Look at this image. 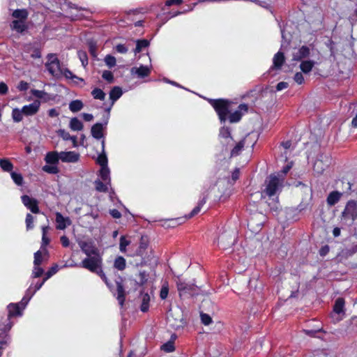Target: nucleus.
<instances>
[{
	"label": "nucleus",
	"mask_w": 357,
	"mask_h": 357,
	"mask_svg": "<svg viewBox=\"0 0 357 357\" xmlns=\"http://www.w3.org/2000/svg\"><path fill=\"white\" fill-rule=\"evenodd\" d=\"M115 49L117 52L121 54H126L128 52V48L123 44H118Z\"/></svg>",
	"instance_id": "774afa93"
},
{
	"label": "nucleus",
	"mask_w": 357,
	"mask_h": 357,
	"mask_svg": "<svg viewBox=\"0 0 357 357\" xmlns=\"http://www.w3.org/2000/svg\"><path fill=\"white\" fill-rule=\"evenodd\" d=\"M91 95L93 97V98L96 100H104L105 98V92L99 88H95L91 91Z\"/></svg>",
	"instance_id": "a19ab883"
},
{
	"label": "nucleus",
	"mask_w": 357,
	"mask_h": 357,
	"mask_svg": "<svg viewBox=\"0 0 357 357\" xmlns=\"http://www.w3.org/2000/svg\"><path fill=\"white\" fill-rule=\"evenodd\" d=\"M344 299L343 298H338L336 299L333 305V312H344Z\"/></svg>",
	"instance_id": "c9c22d12"
},
{
	"label": "nucleus",
	"mask_w": 357,
	"mask_h": 357,
	"mask_svg": "<svg viewBox=\"0 0 357 357\" xmlns=\"http://www.w3.org/2000/svg\"><path fill=\"white\" fill-rule=\"evenodd\" d=\"M59 159L60 154H59L56 151L48 152L45 158L46 163L50 165H57L59 163Z\"/></svg>",
	"instance_id": "b1692460"
},
{
	"label": "nucleus",
	"mask_w": 357,
	"mask_h": 357,
	"mask_svg": "<svg viewBox=\"0 0 357 357\" xmlns=\"http://www.w3.org/2000/svg\"><path fill=\"white\" fill-rule=\"evenodd\" d=\"M136 73L140 77H145L149 75L150 70L148 67L141 66L139 68L137 69Z\"/></svg>",
	"instance_id": "3c124183"
},
{
	"label": "nucleus",
	"mask_w": 357,
	"mask_h": 357,
	"mask_svg": "<svg viewBox=\"0 0 357 357\" xmlns=\"http://www.w3.org/2000/svg\"><path fill=\"white\" fill-rule=\"evenodd\" d=\"M69 127L73 131H79L83 129L84 125L77 117H73L70 119Z\"/></svg>",
	"instance_id": "7c9ffc66"
},
{
	"label": "nucleus",
	"mask_w": 357,
	"mask_h": 357,
	"mask_svg": "<svg viewBox=\"0 0 357 357\" xmlns=\"http://www.w3.org/2000/svg\"><path fill=\"white\" fill-rule=\"evenodd\" d=\"M61 75H63L67 79H77L81 82H84V79L75 75L72 73V71H70L68 68L62 69V72H61Z\"/></svg>",
	"instance_id": "c03bdc74"
},
{
	"label": "nucleus",
	"mask_w": 357,
	"mask_h": 357,
	"mask_svg": "<svg viewBox=\"0 0 357 357\" xmlns=\"http://www.w3.org/2000/svg\"><path fill=\"white\" fill-rule=\"evenodd\" d=\"M104 124L101 123H96L92 126L91 133L93 138L100 139L103 137Z\"/></svg>",
	"instance_id": "6ab92c4d"
},
{
	"label": "nucleus",
	"mask_w": 357,
	"mask_h": 357,
	"mask_svg": "<svg viewBox=\"0 0 357 357\" xmlns=\"http://www.w3.org/2000/svg\"><path fill=\"white\" fill-rule=\"evenodd\" d=\"M282 188V182L275 175H270L266 180V188L263 190L268 197L275 195Z\"/></svg>",
	"instance_id": "39448f33"
},
{
	"label": "nucleus",
	"mask_w": 357,
	"mask_h": 357,
	"mask_svg": "<svg viewBox=\"0 0 357 357\" xmlns=\"http://www.w3.org/2000/svg\"><path fill=\"white\" fill-rule=\"evenodd\" d=\"M100 176L104 181H110L109 178V169L108 167H101L100 170Z\"/></svg>",
	"instance_id": "8fccbe9b"
},
{
	"label": "nucleus",
	"mask_w": 357,
	"mask_h": 357,
	"mask_svg": "<svg viewBox=\"0 0 357 357\" xmlns=\"http://www.w3.org/2000/svg\"><path fill=\"white\" fill-rule=\"evenodd\" d=\"M315 62L312 60L303 61L300 64V68L303 73H309L313 68Z\"/></svg>",
	"instance_id": "c85d7f7f"
},
{
	"label": "nucleus",
	"mask_w": 357,
	"mask_h": 357,
	"mask_svg": "<svg viewBox=\"0 0 357 357\" xmlns=\"http://www.w3.org/2000/svg\"><path fill=\"white\" fill-rule=\"evenodd\" d=\"M310 54V50L306 45H303L296 52L293 53L292 61H301L303 59L308 57Z\"/></svg>",
	"instance_id": "2eb2a0df"
},
{
	"label": "nucleus",
	"mask_w": 357,
	"mask_h": 357,
	"mask_svg": "<svg viewBox=\"0 0 357 357\" xmlns=\"http://www.w3.org/2000/svg\"><path fill=\"white\" fill-rule=\"evenodd\" d=\"M40 106V102L38 100H34L32 103L22 107L24 115L26 116H33L38 113Z\"/></svg>",
	"instance_id": "4468645a"
},
{
	"label": "nucleus",
	"mask_w": 357,
	"mask_h": 357,
	"mask_svg": "<svg viewBox=\"0 0 357 357\" xmlns=\"http://www.w3.org/2000/svg\"><path fill=\"white\" fill-rule=\"evenodd\" d=\"M328 166V164H324L323 160L318 159L315 161L313 169L318 174H321L326 169V168Z\"/></svg>",
	"instance_id": "f704fd0d"
},
{
	"label": "nucleus",
	"mask_w": 357,
	"mask_h": 357,
	"mask_svg": "<svg viewBox=\"0 0 357 357\" xmlns=\"http://www.w3.org/2000/svg\"><path fill=\"white\" fill-rule=\"evenodd\" d=\"M176 284L180 297L187 295L193 296L199 293V287L195 284H190L183 281L179 276H178Z\"/></svg>",
	"instance_id": "20e7f679"
},
{
	"label": "nucleus",
	"mask_w": 357,
	"mask_h": 357,
	"mask_svg": "<svg viewBox=\"0 0 357 357\" xmlns=\"http://www.w3.org/2000/svg\"><path fill=\"white\" fill-rule=\"evenodd\" d=\"M91 273H98V269L102 266V258L100 254L90 255L84 258L79 265Z\"/></svg>",
	"instance_id": "f03ea898"
},
{
	"label": "nucleus",
	"mask_w": 357,
	"mask_h": 357,
	"mask_svg": "<svg viewBox=\"0 0 357 357\" xmlns=\"http://www.w3.org/2000/svg\"><path fill=\"white\" fill-rule=\"evenodd\" d=\"M79 245L82 252L84 253L87 257L100 254L98 248L92 242L80 241L79 243Z\"/></svg>",
	"instance_id": "f8f14e48"
},
{
	"label": "nucleus",
	"mask_w": 357,
	"mask_h": 357,
	"mask_svg": "<svg viewBox=\"0 0 357 357\" xmlns=\"http://www.w3.org/2000/svg\"><path fill=\"white\" fill-rule=\"evenodd\" d=\"M161 287L160 289L159 296L162 300H165L167 298L168 295L170 291V285L169 282L167 279L162 280L160 282Z\"/></svg>",
	"instance_id": "412c9836"
},
{
	"label": "nucleus",
	"mask_w": 357,
	"mask_h": 357,
	"mask_svg": "<svg viewBox=\"0 0 357 357\" xmlns=\"http://www.w3.org/2000/svg\"><path fill=\"white\" fill-rule=\"evenodd\" d=\"M105 62L106 65L109 68H112V67L116 66V58L114 56H112L110 54H107L105 57Z\"/></svg>",
	"instance_id": "5fc2aeb1"
},
{
	"label": "nucleus",
	"mask_w": 357,
	"mask_h": 357,
	"mask_svg": "<svg viewBox=\"0 0 357 357\" xmlns=\"http://www.w3.org/2000/svg\"><path fill=\"white\" fill-rule=\"evenodd\" d=\"M24 112H22V109H20L18 108H14L12 110V118L13 121L16 123H19L23 119Z\"/></svg>",
	"instance_id": "e433bc0d"
},
{
	"label": "nucleus",
	"mask_w": 357,
	"mask_h": 357,
	"mask_svg": "<svg viewBox=\"0 0 357 357\" xmlns=\"http://www.w3.org/2000/svg\"><path fill=\"white\" fill-rule=\"evenodd\" d=\"M242 117V114L241 111H235L234 112L230 114L229 116V121L230 123H236L238 122Z\"/></svg>",
	"instance_id": "49530a36"
},
{
	"label": "nucleus",
	"mask_w": 357,
	"mask_h": 357,
	"mask_svg": "<svg viewBox=\"0 0 357 357\" xmlns=\"http://www.w3.org/2000/svg\"><path fill=\"white\" fill-rule=\"evenodd\" d=\"M130 244V241L128 240L126 236H121L119 242V250L121 252H126V247Z\"/></svg>",
	"instance_id": "a18cd8bd"
},
{
	"label": "nucleus",
	"mask_w": 357,
	"mask_h": 357,
	"mask_svg": "<svg viewBox=\"0 0 357 357\" xmlns=\"http://www.w3.org/2000/svg\"><path fill=\"white\" fill-rule=\"evenodd\" d=\"M43 262V255L40 250H38L34 253V266H40Z\"/></svg>",
	"instance_id": "4d7b16f0"
},
{
	"label": "nucleus",
	"mask_w": 357,
	"mask_h": 357,
	"mask_svg": "<svg viewBox=\"0 0 357 357\" xmlns=\"http://www.w3.org/2000/svg\"><path fill=\"white\" fill-rule=\"evenodd\" d=\"M284 61H285V57H284V53L279 51L273 56V64L272 68L275 69V70L281 69Z\"/></svg>",
	"instance_id": "aec40b11"
},
{
	"label": "nucleus",
	"mask_w": 357,
	"mask_h": 357,
	"mask_svg": "<svg viewBox=\"0 0 357 357\" xmlns=\"http://www.w3.org/2000/svg\"><path fill=\"white\" fill-rule=\"evenodd\" d=\"M17 88L20 91H26L29 89V84L22 80L19 82Z\"/></svg>",
	"instance_id": "338daca9"
},
{
	"label": "nucleus",
	"mask_w": 357,
	"mask_h": 357,
	"mask_svg": "<svg viewBox=\"0 0 357 357\" xmlns=\"http://www.w3.org/2000/svg\"><path fill=\"white\" fill-rule=\"evenodd\" d=\"M176 338V335L175 334L172 335L170 340L160 346V350L166 353H171L174 351L176 349L174 345V341Z\"/></svg>",
	"instance_id": "4be33fe9"
},
{
	"label": "nucleus",
	"mask_w": 357,
	"mask_h": 357,
	"mask_svg": "<svg viewBox=\"0 0 357 357\" xmlns=\"http://www.w3.org/2000/svg\"><path fill=\"white\" fill-rule=\"evenodd\" d=\"M200 317L202 323L206 326L212 323V318L208 314H200Z\"/></svg>",
	"instance_id": "052dcab7"
},
{
	"label": "nucleus",
	"mask_w": 357,
	"mask_h": 357,
	"mask_svg": "<svg viewBox=\"0 0 357 357\" xmlns=\"http://www.w3.org/2000/svg\"><path fill=\"white\" fill-rule=\"evenodd\" d=\"M139 298L141 299L140 310L142 312H146L149 309L150 296L146 293H141Z\"/></svg>",
	"instance_id": "393cba45"
},
{
	"label": "nucleus",
	"mask_w": 357,
	"mask_h": 357,
	"mask_svg": "<svg viewBox=\"0 0 357 357\" xmlns=\"http://www.w3.org/2000/svg\"><path fill=\"white\" fill-rule=\"evenodd\" d=\"M114 268L118 271H123L126 268V261L122 256H118L116 257L114 261Z\"/></svg>",
	"instance_id": "c756f323"
},
{
	"label": "nucleus",
	"mask_w": 357,
	"mask_h": 357,
	"mask_svg": "<svg viewBox=\"0 0 357 357\" xmlns=\"http://www.w3.org/2000/svg\"><path fill=\"white\" fill-rule=\"evenodd\" d=\"M167 320L169 326L176 330L185 324L184 314H169Z\"/></svg>",
	"instance_id": "1a4fd4ad"
},
{
	"label": "nucleus",
	"mask_w": 357,
	"mask_h": 357,
	"mask_svg": "<svg viewBox=\"0 0 357 357\" xmlns=\"http://www.w3.org/2000/svg\"><path fill=\"white\" fill-rule=\"evenodd\" d=\"M102 77L106 81H107L109 83H112L114 81L113 73L109 70L103 71Z\"/></svg>",
	"instance_id": "bf43d9fd"
},
{
	"label": "nucleus",
	"mask_w": 357,
	"mask_h": 357,
	"mask_svg": "<svg viewBox=\"0 0 357 357\" xmlns=\"http://www.w3.org/2000/svg\"><path fill=\"white\" fill-rule=\"evenodd\" d=\"M59 271V266L57 264H54L52 267H50L48 271L45 273V276L44 278V281H46L49 278H50L52 275L56 274Z\"/></svg>",
	"instance_id": "de8ad7c7"
},
{
	"label": "nucleus",
	"mask_w": 357,
	"mask_h": 357,
	"mask_svg": "<svg viewBox=\"0 0 357 357\" xmlns=\"http://www.w3.org/2000/svg\"><path fill=\"white\" fill-rule=\"evenodd\" d=\"M357 252V236L352 237V246L346 250V255L351 256Z\"/></svg>",
	"instance_id": "37998d69"
},
{
	"label": "nucleus",
	"mask_w": 357,
	"mask_h": 357,
	"mask_svg": "<svg viewBox=\"0 0 357 357\" xmlns=\"http://www.w3.org/2000/svg\"><path fill=\"white\" fill-rule=\"evenodd\" d=\"M56 222L57 223L56 229L60 230L65 229L68 225H70L69 218H64L59 212L56 213Z\"/></svg>",
	"instance_id": "a211bd4d"
},
{
	"label": "nucleus",
	"mask_w": 357,
	"mask_h": 357,
	"mask_svg": "<svg viewBox=\"0 0 357 357\" xmlns=\"http://www.w3.org/2000/svg\"><path fill=\"white\" fill-rule=\"evenodd\" d=\"M84 107V104L80 100H75L70 102L69 109L72 112H77Z\"/></svg>",
	"instance_id": "72a5a7b5"
},
{
	"label": "nucleus",
	"mask_w": 357,
	"mask_h": 357,
	"mask_svg": "<svg viewBox=\"0 0 357 357\" xmlns=\"http://www.w3.org/2000/svg\"><path fill=\"white\" fill-rule=\"evenodd\" d=\"M29 13L26 9H16L13 13L12 16L15 18V20L26 21L28 18Z\"/></svg>",
	"instance_id": "bb28decb"
},
{
	"label": "nucleus",
	"mask_w": 357,
	"mask_h": 357,
	"mask_svg": "<svg viewBox=\"0 0 357 357\" xmlns=\"http://www.w3.org/2000/svg\"><path fill=\"white\" fill-rule=\"evenodd\" d=\"M96 162L101 167H107L108 160L105 153H101L98 155Z\"/></svg>",
	"instance_id": "79ce46f5"
},
{
	"label": "nucleus",
	"mask_w": 357,
	"mask_h": 357,
	"mask_svg": "<svg viewBox=\"0 0 357 357\" xmlns=\"http://www.w3.org/2000/svg\"><path fill=\"white\" fill-rule=\"evenodd\" d=\"M116 291H117V300L119 304L122 306L126 300V291L124 287L121 282H116Z\"/></svg>",
	"instance_id": "5701e85b"
},
{
	"label": "nucleus",
	"mask_w": 357,
	"mask_h": 357,
	"mask_svg": "<svg viewBox=\"0 0 357 357\" xmlns=\"http://www.w3.org/2000/svg\"><path fill=\"white\" fill-rule=\"evenodd\" d=\"M217 310V305L209 298H205L202 300L199 305V312H214Z\"/></svg>",
	"instance_id": "dca6fc26"
},
{
	"label": "nucleus",
	"mask_w": 357,
	"mask_h": 357,
	"mask_svg": "<svg viewBox=\"0 0 357 357\" xmlns=\"http://www.w3.org/2000/svg\"><path fill=\"white\" fill-rule=\"evenodd\" d=\"M47 62L45 63V67L48 72L54 77L61 75L62 68L61 63L55 54H49L47 55Z\"/></svg>",
	"instance_id": "6e6552de"
},
{
	"label": "nucleus",
	"mask_w": 357,
	"mask_h": 357,
	"mask_svg": "<svg viewBox=\"0 0 357 357\" xmlns=\"http://www.w3.org/2000/svg\"><path fill=\"white\" fill-rule=\"evenodd\" d=\"M10 28L12 31L24 35L29 29V25L27 24L26 21L14 20L10 24Z\"/></svg>",
	"instance_id": "ddd939ff"
},
{
	"label": "nucleus",
	"mask_w": 357,
	"mask_h": 357,
	"mask_svg": "<svg viewBox=\"0 0 357 357\" xmlns=\"http://www.w3.org/2000/svg\"><path fill=\"white\" fill-rule=\"evenodd\" d=\"M21 199L23 204L33 213H40L38 202L36 199L31 197L29 195H24L21 197Z\"/></svg>",
	"instance_id": "9d476101"
},
{
	"label": "nucleus",
	"mask_w": 357,
	"mask_h": 357,
	"mask_svg": "<svg viewBox=\"0 0 357 357\" xmlns=\"http://www.w3.org/2000/svg\"><path fill=\"white\" fill-rule=\"evenodd\" d=\"M342 193L338 191H333L329 193L326 202L329 206H334L337 204L342 196Z\"/></svg>",
	"instance_id": "a878e982"
},
{
	"label": "nucleus",
	"mask_w": 357,
	"mask_h": 357,
	"mask_svg": "<svg viewBox=\"0 0 357 357\" xmlns=\"http://www.w3.org/2000/svg\"><path fill=\"white\" fill-rule=\"evenodd\" d=\"M208 102L217 112L220 121L225 122L229 112V101L225 99H209Z\"/></svg>",
	"instance_id": "7ed1b4c3"
},
{
	"label": "nucleus",
	"mask_w": 357,
	"mask_h": 357,
	"mask_svg": "<svg viewBox=\"0 0 357 357\" xmlns=\"http://www.w3.org/2000/svg\"><path fill=\"white\" fill-rule=\"evenodd\" d=\"M79 159V154L75 151H62L60 153V160L63 162H76Z\"/></svg>",
	"instance_id": "f3484780"
},
{
	"label": "nucleus",
	"mask_w": 357,
	"mask_h": 357,
	"mask_svg": "<svg viewBox=\"0 0 357 357\" xmlns=\"http://www.w3.org/2000/svg\"><path fill=\"white\" fill-rule=\"evenodd\" d=\"M130 317H131L130 314H128V313L123 314L122 326L123 327L126 328L128 325L130 324V323H131Z\"/></svg>",
	"instance_id": "e2e57ef3"
},
{
	"label": "nucleus",
	"mask_w": 357,
	"mask_h": 357,
	"mask_svg": "<svg viewBox=\"0 0 357 357\" xmlns=\"http://www.w3.org/2000/svg\"><path fill=\"white\" fill-rule=\"evenodd\" d=\"M220 135L223 138L231 137L230 129L227 127H223L220 129Z\"/></svg>",
	"instance_id": "680f3d73"
},
{
	"label": "nucleus",
	"mask_w": 357,
	"mask_h": 357,
	"mask_svg": "<svg viewBox=\"0 0 357 357\" xmlns=\"http://www.w3.org/2000/svg\"><path fill=\"white\" fill-rule=\"evenodd\" d=\"M265 220V215L260 212H256L248 218V227L252 232L257 233L261 230Z\"/></svg>",
	"instance_id": "423d86ee"
},
{
	"label": "nucleus",
	"mask_w": 357,
	"mask_h": 357,
	"mask_svg": "<svg viewBox=\"0 0 357 357\" xmlns=\"http://www.w3.org/2000/svg\"><path fill=\"white\" fill-rule=\"evenodd\" d=\"M31 93L37 98L43 99L45 102L50 100V95L45 91H40L38 89H31Z\"/></svg>",
	"instance_id": "2f4dec72"
},
{
	"label": "nucleus",
	"mask_w": 357,
	"mask_h": 357,
	"mask_svg": "<svg viewBox=\"0 0 357 357\" xmlns=\"http://www.w3.org/2000/svg\"><path fill=\"white\" fill-rule=\"evenodd\" d=\"M342 218L346 222H349V225H352L357 218V203L354 200H350L342 213Z\"/></svg>",
	"instance_id": "0eeeda50"
},
{
	"label": "nucleus",
	"mask_w": 357,
	"mask_h": 357,
	"mask_svg": "<svg viewBox=\"0 0 357 357\" xmlns=\"http://www.w3.org/2000/svg\"><path fill=\"white\" fill-rule=\"evenodd\" d=\"M294 79L298 84H302L304 82L303 75L300 72H298L294 75Z\"/></svg>",
	"instance_id": "69168bd1"
},
{
	"label": "nucleus",
	"mask_w": 357,
	"mask_h": 357,
	"mask_svg": "<svg viewBox=\"0 0 357 357\" xmlns=\"http://www.w3.org/2000/svg\"><path fill=\"white\" fill-rule=\"evenodd\" d=\"M49 229L48 226H43L42 227L43 231V236H42V243L41 248H45L47 245H49L50 242V239L47 236V233Z\"/></svg>",
	"instance_id": "ea45409f"
},
{
	"label": "nucleus",
	"mask_w": 357,
	"mask_h": 357,
	"mask_svg": "<svg viewBox=\"0 0 357 357\" xmlns=\"http://www.w3.org/2000/svg\"><path fill=\"white\" fill-rule=\"evenodd\" d=\"M245 146V140H241L231 151V156H237L240 154L241 151Z\"/></svg>",
	"instance_id": "58836bf2"
},
{
	"label": "nucleus",
	"mask_w": 357,
	"mask_h": 357,
	"mask_svg": "<svg viewBox=\"0 0 357 357\" xmlns=\"http://www.w3.org/2000/svg\"><path fill=\"white\" fill-rule=\"evenodd\" d=\"M44 273V270L43 268H41L40 266H34L33 272H32V277L37 278L43 275Z\"/></svg>",
	"instance_id": "13d9d810"
},
{
	"label": "nucleus",
	"mask_w": 357,
	"mask_h": 357,
	"mask_svg": "<svg viewBox=\"0 0 357 357\" xmlns=\"http://www.w3.org/2000/svg\"><path fill=\"white\" fill-rule=\"evenodd\" d=\"M58 134L61 138H63V139L66 141L69 140L70 138H71V135H70V133L63 129L59 130L58 131Z\"/></svg>",
	"instance_id": "0e129e2a"
},
{
	"label": "nucleus",
	"mask_w": 357,
	"mask_h": 357,
	"mask_svg": "<svg viewBox=\"0 0 357 357\" xmlns=\"http://www.w3.org/2000/svg\"><path fill=\"white\" fill-rule=\"evenodd\" d=\"M122 94L123 91L121 87L114 86L109 92V98L111 99L112 104L119 99Z\"/></svg>",
	"instance_id": "cd10ccee"
},
{
	"label": "nucleus",
	"mask_w": 357,
	"mask_h": 357,
	"mask_svg": "<svg viewBox=\"0 0 357 357\" xmlns=\"http://www.w3.org/2000/svg\"><path fill=\"white\" fill-rule=\"evenodd\" d=\"M149 45V41L146 39L137 40L136 43V47L135 49V53H139L142 51V50Z\"/></svg>",
	"instance_id": "4c0bfd02"
},
{
	"label": "nucleus",
	"mask_w": 357,
	"mask_h": 357,
	"mask_svg": "<svg viewBox=\"0 0 357 357\" xmlns=\"http://www.w3.org/2000/svg\"><path fill=\"white\" fill-rule=\"evenodd\" d=\"M11 178L17 185H22L23 183V177L21 174L15 172H10Z\"/></svg>",
	"instance_id": "09e8293b"
},
{
	"label": "nucleus",
	"mask_w": 357,
	"mask_h": 357,
	"mask_svg": "<svg viewBox=\"0 0 357 357\" xmlns=\"http://www.w3.org/2000/svg\"><path fill=\"white\" fill-rule=\"evenodd\" d=\"M33 221H34L33 216L30 213H27L26 215V220H25L26 227L27 230H30L33 228V227H34Z\"/></svg>",
	"instance_id": "6e6d98bb"
},
{
	"label": "nucleus",
	"mask_w": 357,
	"mask_h": 357,
	"mask_svg": "<svg viewBox=\"0 0 357 357\" xmlns=\"http://www.w3.org/2000/svg\"><path fill=\"white\" fill-rule=\"evenodd\" d=\"M43 170L49 174H56L59 172V168L56 165H45L43 167Z\"/></svg>",
	"instance_id": "864d4df0"
},
{
	"label": "nucleus",
	"mask_w": 357,
	"mask_h": 357,
	"mask_svg": "<svg viewBox=\"0 0 357 357\" xmlns=\"http://www.w3.org/2000/svg\"><path fill=\"white\" fill-rule=\"evenodd\" d=\"M31 297L24 296L20 302L11 303L7 306L8 312H22L27 305Z\"/></svg>",
	"instance_id": "9b49d317"
},
{
	"label": "nucleus",
	"mask_w": 357,
	"mask_h": 357,
	"mask_svg": "<svg viewBox=\"0 0 357 357\" xmlns=\"http://www.w3.org/2000/svg\"><path fill=\"white\" fill-rule=\"evenodd\" d=\"M0 167L3 171L11 172L13 169V165L8 158L0 159Z\"/></svg>",
	"instance_id": "473e14b6"
},
{
	"label": "nucleus",
	"mask_w": 357,
	"mask_h": 357,
	"mask_svg": "<svg viewBox=\"0 0 357 357\" xmlns=\"http://www.w3.org/2000/svg\"><path fill=\"white\" fill-rule=\"evenodd\" d=\"M95 186L96 190L98 192H107L108 191V188L107 185L100 180H96L95 181Z\"/></svg>",
	"instance_id": "603ef678"
},
{
	"label": "nucleus",
	"mask_w": 357,
	"mask_h": 357,
	"mask_svg": "<svg viewBox=\"0 0 357 357\" xmlns=\"http://www.w3.org/2000/svg\"><path fill=\"white\" fill-rule=\"evenodd\" d=\"M206 202V197H204L201 199L198 205L194 208V209L187 215L183 217H179L176 218H169L165 220H160L158 222H160V225L165 228H174L178 225L183 224L187 220L192 218L195 215H197L201 210V208L203 205L205 204Z\"/></svg>",
	"instance_id": "f257e3e1"
}]
</instances>
